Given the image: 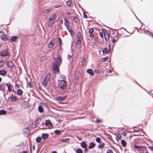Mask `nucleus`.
I'll return each instance as SVG.
<instances>
[{
    "label": "nucleus",
    "instance_id": "a878e982",
    "mask_svg": "<svg viewBox=\"0 0 153 153\" xmlns=\"http://www.w3.org/2000/svg\"><path fill=\"white\" fill-rule=\"evenodd\" d=\"M7 111L3 109L0 110V115H4L7 113Z\"/></svg>",
    "mask_w": 153,
    "mask_h": 153
},
{
    "label": "nucleus",
    "instance_id": "412c9836",
    "mask_svg": "<svg viewBox=\"0 0 153 153\" xmlns=\"http://www.w3.org/2000/svg\"><path fill=\"white\" fill-rule=\"evenodd\" d=\"M52 10L51 8L47 9H45L43 11V13H48Z\"/></svg>",
    "mask_w": 153,
    "mask_h": 153
},
{
    "label": "nucleus",
    "instance_id": "49530a36",
    "mask_svg": "<svg viewBox=\"0 0 153 153\" xmlns=\"http://www.w3.org/2000/svg\"><path fill=\"white\" fill-rule=\"evenodd\" d=\"M82 65L83 66H85L86 65V60L85 58H84L82 60Z\"/></svg>",
    "mask_w": 153,
    "mask_h": 153
},
{
    "label": "nucleus",
    "instance_id": "6ab92c4d",
    "mask_svg": "<svg viewBox=\"0 0 153 153\" xmlns=\"http://www.w3.org/2000/svg\"><path fill=\"white\" fill-rule=\"evenodd\" d=\"M104 36L105 37V40L106 41H108L109 39V36L108 33H104Z\"/></svg>",
    "mask_w": 153,
    "mask_h": 153
},
{
    "label": "nucleus",
    "instance_id": "4468645a",
    "mask_svg": "<svg viewBox=\"0 0 153 153\" xmlns=\"http://www.w3.org/2000/svg\"><path fill=\"white\" fill-rule=\"evenodd\" d=\"M8 99L10 98L12 101L15 102L17 100V97L14 96H12L11 97L9 96Z\"/></svg>",
    "mask_w": 153,
    "mask_h": 153
},
{
    "label": "nucleus",
    "instance_id": "c03bdc74",
    "mask_svg": "<svg viewBox=\"0 0 153 153\" xmlns=\"http://www.w3.org/2000/svg\"><path fill=\"white\" fill-rule=\"evenodd\" d=\"M72 3L71 1H70L69 0L66 2V4L67 6H68L69 7H70L71 5V4Z\"/></svg>",
    "mask_w": 153,
    "mask_h": 153
},
{
    "label": "nucleus",
    "instance_id": "13d9d810",
    "mask_svg": "<svg viewBox=\"0 0 153 153\" xmlns=\"http://www.w3.org/2000/svg\"><path fill=\"white\" fill-rule=\"evenodd\" d=\"M83 17H84L86 19L88 18L87 15L84 12H83Z\"/></svg>",
    "mask_w": 153,
    "mask_h": 153
},
{
    "label": "nucleus",
    "instance_id": "09e8293b",
    "mask_svg": "<svg viewBox=\"0 0 153 153\" xmlns=\"http://www.w3.org/2000/svg\"><path fill=\"white\" fill-rule=\"evenodd\" d=\"M58 41L59 42V44H62V42L61 38L60 37H59L58 39Z\"/></svg>",
    "mask_w": 153,
    "mask_h": 153
},
{
    "label": "nucleus",
    "instance_id": "f8f14e48",
    "mask_svg": "<svg viewBox=\"0 0 153 153\" xmlns=\"http://www.w3.org/2000/svg\"><path fill=\"white\" fill-rule=\"evenodd\" d=\"M86 72L87 73L89 74L91 76H93L94 75V73L93 70L91 69H88Z\"/></svg>",
    "mask_w": 153,
    "mask_h": 153
},
{
    "label": "nucleus",
    "instance_id": "20e7f679",
    "mask_svg": "<svg viewBox=\"0 0 153 153\" xmlns=\"http://www.w3.org/2000/svg\"><path fill=\"white\" fill-rule=\"evenodd\" d=\"M134 148L136 149L137 150L140 151L141 150H144L146 149V146H138L136 145H134Z\"/></svg>",
    "mask_w": 153,
    "mask_h": 153
},
{
    "label": "nucleus",
    "instance_id": "cd10ccee",
    "mask_svg": "<svg viewBox=\"0 0 153 153\" xmlns=\"http://www.w3.org/2000/svg\"><path fill=\"white\" fill-rule=\"evenodd\" d=\"M64 25H65L66 26V28H67V27H69V25L68 23V22L67 21V20L65 19H64Z\"/></svg>",
    "mask_w": 153,
    "mask_h": 153
},
{
    "label": "nucleus",
    "instance_id": "6e6d98bb",
    "mask_svg": "<svg viewBox=\"0 0 153 153\" xmlns=\"http://www.w3.org/2000/svg\"><path fill=\"white\" fill-rule=\"evenodd\" d=\"M77 43L79 45H80L81 44V40H78L77 39Z\"/></svg>",
    "mask_w": 153,
    "mask_h": 153
},
{
    "label": "nucleus",
    "instance_id": "4c0bfd02",
    "mask_svg": "<svg viewBox=\"0 0 153 153\" xmlns=\"http://www.w3.org/2000/svg\"><path fill=\"white\" fill-rule=\"evenodd\" d=\"M5 63L4 60H2L0 61V67L3 66Z\"/></svg>",
    "mask_w": 153,
    "mask_h": 153
},
{
    "label": "nucleus",
    "instance_id": "de8ad7c7",
    "mask_svg": "<svg viewBox=\"0 0 153 153\" xmlns=\"http://www.w3.org/2000/svg\"><path fill=\"white\" fill-rule=\"evenodd\" d=\"M94 30L93 29V28H91L89 30L88 32L89 33H93V32H94Z\"/></svg>",
    "mask_w": 153,
    "mask_h": 153
},
{
    "label": "nucleus",
    "instance_id": "423d86ee",
    "mask_svg": "<svg viewBox=\"0 0 153 153\" xmlns=\"http://www.w3.org/2000/svg\"><path fill=\"white\" fill-rule=\"evenodd\" d=\"M63 82H58V85L60 87L61 89L64 90L65 89L66 87V85L65 83H63L62 84V83Z\"/></svg>",
    "mask_w": 153,
    "mask_h": 153
},
{
    "label": "nucleus",
    "instance_id": "bb28decb",
    "mask_svg": "<svg viewBox=\"0 0 153 153\" xmlns=\"http://www.w3.org/2000/svg\"><path fill=\"white\" fill-rule=\"evenodd\" d=\"M73 18H74V21L75 23H77L79 22V19L76 16H74Z\"/></svg>",
    "mask_w": 153,
    "mask_h": 153
},
{
    "label": "nucleus",
    "instance_id": "473e14b6",
    "mask_svg": "<svg viewBox=\"0 0 153 153\" xmlns=\"http://www.w3.org/2000/svg\"><path fill=\"white\" fill-rule=\"evenodd\" d=\"M109 57L108 56H106L105 58H102L101 61L102 62H104L106 61L107 60H108V59H109Z\"/></svg>",
    "mask_w": 153,
    "mask_h": 153
},
{
    "label": "nucleus",
    "instance_id": "2eb2a0df",
    "mask_svg": "<svg viewBox=\"0 0 153 153\" xmlns=\"http://www.w3.org/2000/svg\"><path fill=\"white\" fill-rule=\"evenodd\" d=\"M18 38L17 36H12L10 39V40L12 42H16L17 39Z\"/></svg>",
    "mask_w": 153,
    "mask_h": 153
},
{
    "label": "nucleus",
    "instance_id": "393cba45",
    "mask_svg": "<svg viewBox=\"0 0 153 153\" xmlns=\"http://www.w3.org/2000/svg\"><path fill=\"white\" fill-rule=\"evenodd\" d=\"M23 94V91L21 89H18L17 90V94L18 95L21 96Z\"/></svg>",
    "mask_w": 153,
    "mask_h": 153
},
{
    "label": "nucleus",
    "instance_id": "680f3d73",
    "mask_svg": "<svg viewBox=\"0 0 153 153\" xmlns=\"http://www.w3.org/2000/svg\"><path fill=\"white\" fill-rule=\"evenodd\" d=\"M99 35L102 38L103 37V33L102 32H100L99 33Z\"/></svg>",
    "mask_w": 153,
    "mask_h": 153
},
{
    "label": "nucleus",
    "instance_id": "c85d7f7f",
    "mask_svg": "<svg viewBox=\"0 0 153 153\" xmlns=\"http://www.w3.org/2000/svg\"><path fill=\"white\" fill-rule=\"evenodd\" d=\"M1 39L5 41H6L7 39V36L5 35H3L0 36Z\"/></svg>",
    "mask_w": 153,
    "mask_h": 153
},
{
    "label": "nucleus",
    "instance_id": "58836bf2",
    "mask_svg": "<svg viewBox=\"0 0 153 153\" xmlns=\"http://www.w3.org/2000/svg\"><path fill=\"white\" fill-rule=\"evenodd\" d=\"M53 43H52L51 41L48 43V46L49 48H51L53 47Z\"/></svg>",
    "mask_w": 153,
    "mask_h": 153
},
{
    "label": "nucleus",
    "instance_id": "4d7b16f0",
    "mask_svg": "<svg viewBox=\"0 0 153 153\" xmlns=\"http://www.w3.org/2000/svg\"><path fill=\"white\" fill-rule=\"evenodd\" d=\"M106 153H113V151L111 149H108L107 150Z\"/></svg>",
    "mask_w": 153,
    "mask_h": 153
},
{
    "label": "nucleus",
    "instance_id": "f3484780",
    "mask_svg": "<svg viewBox=\"0 0 153 153\" xmlns=\"http://www.w3.org/2000/svg\"><path fill=\"white\" fill-rule=\"evenodd\" d=\"M95 144L93 142H91L90 143L88 148L89 149H92L95 146Z\"/></svg>",
    "mask_w": 153,
    "mask_h": 153
},
{
    "label": "nucleus",
    "instance_id": "6e6552de",
    "mask_svg": "<svg viewBox=\"0 0 153 153\" xmlns=\"http://www.w3.org/2000/svg\"><path fill=\"white\" fill-rule=\"evenodd\" d=\"M8 55V51L7 49H5L4 51H2L1 55V56H6Z\"/></svg>",
    "mask_w": 153,
    "mask_h": 153
},
{
    "label": "nucleus",
    "instance_id": "338daca9",
    "mask_svg": "<svg viewBox=\"0 0 153 153\" xmlns=\"http://www.w3.org/2000/svg\"><path fill=\"white\" fill-rule=\"evenodd\" d=\"M122 134L124 136H125L126 134V133L125 131H124L122 133Z\"/></svg>",
    "mask_w": 153,
    "mask_h": 153
},
{
    "label": "nucleus",
    "instance_id": "69168bd1",
    "mask_svg": "<svg viewBox=\"0 0 153 153\" xmlns=\"http://www.w3.org/2000/svg\"><path fill=\"white\" fill-rule=\"evenodd\" d=\"M137 128L136 127H133V131H134L135 132H138V130H137V129H135L134 128Z\"/></svg>",
    "mask_w": 153,
    "mask_h": 153
},
{
    "label": "nucleus",
    "instance_id": "e433bc0d",
    "mask_svg": "<svg viewBox=\"0 0 153 153\" xmlns=\"http://www.w3.org/2000/svg\"><path fill=\"white\" fill-rule=\"evenodd\" d=\"M76 152V153H83L82 150L79 148L77 149Z\"/></svg>",
    "mask_w": 153,
    "mask_h": 153
},
{
    "label": "nucleus",
    "instance_id": "dca6fc26",
    "mask_svg": "<svg viewBox=\"0 0 153 153\" xmlns=\"http://www.w3.org/2000/svg\"><path fill=\"white\" fill-rule=\"evenodd\" d=\"M7 74V71L4 70H0V75L2 76H5Z\"/></svg>",
    "mask_w": 153,
    "mask_h": 153
},
{
    "label": "nucleus",
    "instance_id": "1a4fd4ad",
    "mask_svg": "<svg viewBox=\"0 0 153 153\" xmlns=\"http://www.w3.org/2000/svg\"><path fill=\"white\" fill-rule=\"evenodd\" d=\"M57 16V15L56 13H54V14L52 15L51 17L48 19V21L49 22H50L51 21L55 19Z\"/></svg>",
    "mask_w": 153,
    "mask_h": 153
},
{
    "label": "nucleus",
    "instance_id": "ddd939ff",
    "mask_svg": "<svg viewBox=\"0 0 153 153\" xmlns=\"http://www.w3.org/2000/svg\"><path fill=\"white\" fill-rule=\"evenodd\" d=\"M49 137V134L47 133H42V135L41 137L44 140H45L48 138Z\"/></svg>",
    "mask_w": 153,
    "mask_h": 153
},
{
    "label": "nucleus",
    "instance_id": "37998d69",
    "mask_svg": "<svg viewBox=\"0 0 153 153\" xmlns=\"http://www.w3.org/2000/svg\"><path fill=\"white\" fill-rule=\"evenodd\" d=\"M96 141L99 143H100L101 142V139L100 137H97L96 139Z\"/></svg>",
    "mask_w": 153,
    "mask_h": 153
},
{
    "label": "nucleus",
    "instance_id": "f257e3e1",
    "mask_svg": "<svg viewBox=\"0 0 153 153\" xmlns=\"http://www.w3.org/2000/svg\"><path fill=\"white\" fill-rule=\"evenodd\" d=\"M55 59V62L53 63L52 65V70L54 73H59L60 72L59 67L62 63V59L59 56Z\"/></svg>",
    "mask_w": 153,
    "mask_h": 153
},
{
    "label": "nucleus",
    "instance_id": "8fccbe9b",
    "mask_svg": "<svg viewBox=\"0 0 153 153\" xmlns=\"http://www.w3.org/2000/svg\"><path fill=\"white\" fill-rule=\"evenodd\" d=\"M36 123L34 124L33 123L31 125V127L33 128H35L36 127Z\"/></svg>",
    "mask_w": 153,
    "mask_h": 153
},
{
    "label": "nucleus",
    "instance_id": "72a5a7b5",
    "mask_svg": "<svg viewBox=\"0 0 153 153\" xmlns=\"http://www.w3.org/2000/svg\"><path fill=\"white\" fill-rule=\"evenodd\" d=\"M54 132L56 135H58L60 134L62 132L59 130H55Z\"/></svg>",
    "mask_w": 153,
    "mask_h": 153
},
{
    "label": "nucleus",
    "instance_id": "a18cd8bd",
    "mask_svg": "<svg viewBox=\"0 0 153 153\" xmlns=\"http://www.w3.org/2000/svg\"><path fill=\"white\" fill-rule=\"evenodd\" d=\"M121 136L120 134H119V135H117L116 137V140L118 141L119 140H120L121 138Z\"/></svg>",
    "mask_w": 153,
    "mask_h": 153
},
{
    "label": "nucleus",
    "instance_id": "774afa93",
    "mask_svg": "<svg viewBox=\"0 0 153 153\" xmlns=\"http://www.w3.org/2000/svg\"><path fill=\"white\" fill-rule=\"evenodd\" d=\"M97 123H100L101 122V120H100V119H97L96 120V121Z\"/></svg>",
    "mask_w": 153,
    "mask_h": 153
},
{
    "label": "nucleus",
    "instance_id": "2f4dec72",
    "mask_svg": "<svg viewBox=\"0 0 153 153\" xmlns=\"http://www.w3.org/2000/svg\"><path fill=\"white\" fill-rule=\"evenodd\" d=\"M47 58V56L45 55H44L43 56H41L40 57L41 60L43 62L46 60Z\"/></svg>",
    "mask_w": 153,
    "mask_h": 153
},
{
    "label": "nucleus",
    "instance_id": "9d476101",
    "mask_svg": "<svg viewBox=\"0 0 153 153\" xmlns=\"http://www.w3.org/2000/svg\"><path fill=\"white\" fill-rule=\"evenodd\" d=\"M8 66L9 68H11V69H13L14 68V65L11 60H8Z\"/></svg>",
    "mask_w": 153,
    "mask_h": 153
},
{
    "label": "nucleus",
    "instance_id": "bf43d9fd",
    "mask_svg": "<svg viewBox=\"0 0 153 153\" xmlns=\"http://www.w3.org/2000/svg\"><path fill=\"white\" fill-rule=\"evenodd\" d=\"M67 30L70 32V33H71V32H73V31L72 30H71L70 29V27H67Z\"/></svg>",
    "mask_w": 153,
    "mask_h": 153
},
{
    "label": "nucleus",
    "instance_id": "f704fd0d",
    "mask_svg": "<svg viewBox=\"0 0 153 153\" xmlns=\"http://www.w3.org/2000/svg\"><path fill=\"white\" fill-rule=\"evenodd\" d=\"M24 145V143L23 142H22L21 143L17 145H16V147H21L23 146Z\"/></svg>",
    "mask_w": 153,
    "mask_h": 153
},
{
    "label": "nucleus",
    "instance_id": "3c124183",
    "mask_svg": "<svg viewBox=\"0 0 153 153\" xmlns=\"http://www.w3.org/2000/svg\"><path fill=\"white\" fill-rule=\"evenodd\" d=\"M135 17H136L137 19V20L139 21L140 22V23H141V26L139 28V29H140L141 28V27L142 26V25H143V23H142V22H141V21L135 15Z\"/></svg>",
    "mask_w": 153,
    "mask_h": 153
},
{
    "label": "nucleus",
    "instance_id": "39448f33",
    "mask_svg": "<svg viewBox=\"0 0 153 153\" xmlns=\"http://www.w3.org/2000/svg\"><path fill=\"white\" fill-rule=\"evenodd\" d=\"M68 96L67 95H65L62 97L59 96L57 97L56 98V99L57 100L59 101H63L66 99V98Z\"/></svg>",
    "mask_w": 153,
    "mask_h": 153
},
{
    "label": "nucleus",
    "instance_id": "b1692460",
    "mask_svg": "<svg viewBox=\"0 0 153 153\" xmlns=\"http://www.w3.org/2000/svg\"><path fill=\"white\" fill-rule=\"evenodd\" d=\"M62 79L63 80H59L58 81V82H63V83H66L65 80L66 77L65 76L63 75Z\"/></svg>",
    "mask_w": 153,
    "mask_h": 153
},
{
    "label": "nucleus",
    "instance_id": "f03ea898",
    "mask_svg": "<svg viewBox=\"0 0 153 153\" xmlns=\"http://www.w3.org/2000/svg\"><path fill=\"white\" fill-rule=\"evenodd\" d=\"M50 74L49 73L47 74L45 77L44 78L42 81V84L45 87H46L47 85V83L48 81L50 79Z\"/></svg>",
    "mask_w": 153,
    "mask_h": 153
},
{
    "label": "nucleus",
    "instance_id": "0e129e2a",
    "mask_svg": "<svg viewBox=\"0 0 153 153\" xmlns=\"http://www.w3.org/2000/svg\"><path fill=\"white\" fill-rule=\"evenodd\" d=\"M94 72L95 73H97L100 72V70L98 69H96L94 70Z\"/></svg>",
    "mask_w": 153,
    "mask_h": 153
},
{
    "label": "nucleus",
    "instance_id": "e2e57ef3",
    "mask_svg": "<svg viewBox=\"0 0 153 153\" xmlns=\"http://www.w3.org/2000/svg\"><path fill=\"white\" fill-rule=\"evenodd\" d=\"M71 55H69V54H68V56H67V59L69 60H70L71 59Z\"/></svg>",
    "mask_w": 153,
    "mask_h": 153
},
{
    "label": "nucleus",
    "instance_id": "ea45409f",
    "mask_svg": "<svg viewBox=\"0 0 153 153\" xmlns=\"http://www.w3.org/2000/svg\"><path fill=\"white\" fill-rule=\"evenodd\" d=\"M102 52L103 53H105L106 54L108 53V52L107 51V48H104L102 50Z\"/></svg>",
    "mask_w": 153,
    "mask_h": 153
},
{
    "label": "nucleus",
    "instance_id": "603ef678",
    "mask_svg": "<svg viewBox=\"0 0 153 153\" xmlns=\"http://www.w3.org/2000/svg\"><path fill=\"white\" fill-rule=\"evenodd\" d=\"M148 32L149 33H148V34H152V32H151L150 31H149L148 30H145L144 31V32L145 33H146V32Z\"/></svg>",
    "mask_w": 153,
    "mask_h": 153
},
{
    "label": "nucleus",
    "instance_id": "aec40b11",
    "mask_svg": "<svg viewBox=\"0 0 153 153\" xmlns=\"http://www.w3.org/2000/svg\"><path fill=\"white\" fill-rule=\"evenodd\" d=\"M30 128L28 127H27L24 128L23 129V131L24 132H25V133H30Z\"/></svg>",
    "mask_w": 153,
    "mask_h": 153
},
{
    "label": "nucleus",
    "instance_id": "864d4df0",
    "mask_svg": "<svg viewBox=\"0 0 153 153\" xmlns=\"http://www.w3.org/2000/svg\"><path fill=\"white\" fill-rule=\"evenodd\" d=\"M89 36L91 39H93L94 37V34L93 33H90Z\"/></svg>",
    "mask_w": 153,
    "mask_h": 153
},
{
    "label": "nucleus",
    "instance_id": "a19ab883",
    "mask_svg": "<svg viewBox=\"0 0 153 153\" xmlns=\"http://www.w3.org/2000/svg\"><path fill=\"white\" fill-rule=\"evenodd\" d=\"M41 120V119L40 117H39V118L36 120L35 121V122L36 123V124H39Z\"/></svg>",
    "mask_w": 153,
    "mask_h": 153
},
{
    "label": "nucleus",
    "instance_id": "79ce46f5",
    "mask_svg": "<svg viewBox=\"0 0 153 153\" xmlns=\"http://www.w3.org/2000/svg\"><path fill=\"white\" fill-rule=\"evenodd\" d=\"M5 86L3 85H0V91H2L5 90Z\"/></svg>",
    "mask_w": 153,
    "mask_h": 153
},
{
    "label": "nucleus",
    "instance_id": "0eeeda50",
    "mask_svg": "<svg viewBox=\"0 0 153 153\" xmlns=\"http://www.w3.org/2000/svg\"><path fill=\"white\" fill-rule=\"evenodd\" d=\"M5 85L7 87L8 91L9 92H11L12 91V89L11 84L10 83V82L8 83H6L5 84Z\"/></svg>",
    "mask_w": 153,
    "mask_h": 153
},
{
    "label": "nucleus",
    "instance_id": "7c9ffc66",
    "mask_svg": "<svg viewBox=\"0 0 153 153\" xmlns=\"http://www.w3.org/2000/svg\"><path fill=\"white\" fill-rule=\"evenodd\" d=\"M38 110L39 112L42 113L43 111V107L41 105L39 106L38 108Z\"/></svg>",
    "mask_w": 153,
    "mask_h": 153
},
{
    "label": "nucleus",
    "instance_id": "4be33fe9",
    "mask_svg": "<svg viewBox=\"0 0 153 153\" xmlns=\"http://www.w3.org/2000/svg\"><path fill=\"white\" fill-rule=\"evenodd\" d=\"M82 34L79 31L77 33V39L81 40L82 39Z\"/></svg>",
    "mask_w": 153,
    "mask_h": 153
},
{
    "label": "nucleus",
    "instance_id": "c9c22d12",
    "mask_svg": "<svg viewBox=\"0 0 153 153\" xmlns=\"http://www.w3.org/2000/svg\"><path fill=\"white\" fill-rule=\"evenodd\" d=\"M105 146V144L104 143H102L101 144H99L98 146V148L100 149H102Z\"/></svg>",
    "mask_w": 153,
    "mask_h": 153
},
{
    "label": "nucleus",
    "instance_id": "5701e85b",
    "mask_svg": "<svg viewBox=\"0 0 153 153\" xmlns=\"http://www.w3.org/2000/svg\"><path fill=\"white\" fill-rule=\"evenodd\" d=\"M121 143L122 146L123 147H125L126 146V141L125 140H122Z\"/></svg>",
    "mask_w": 153,
    "mask_h": 153
},
{
    "label": "nucleus",
    "instance_id": "5fc2aeb1",
    "mask_svg": "<svg viewBox=\"0 0 153 153\" xmlns=\"http://www.w3.org/2000/svg\"><path fill=\"white\" fill-rule=\"evenodd\" d=\"M62 6V5L60 4H58L55 5L54 7L55 8H57L59 7Z\"/></svg>",
    "mask_w": 153,
    "mask_h": 153
},
{
    "label": "nucleus",
    "instance_id": "7ed1b4c3",
    "mask_svg": "<svg viewBox=\"0 0 153 153\" xmlns=\"http://www.w3.org/2000/svg\"><path fill=\"white\" fill-rule=\"evenodd\" d=\"M45 124L46 126L48 127L49 128H51L53 127L51 122L49 120H47L45 121Z\"/></svg>",
    "mask_w": 153,
    "mask_h": 153
},
{
    "label": "nucleus",
    "instance_id": "c756f323",
    "mask_svg": "<svg viewBox=\"0 0 153 153\" xmlns=\"http://www.w3.org/2000/svg\"><path fill=\"white\" fill-rule=\"evenodd\" d=\"M42 137H37L36 139V141L37 143H40L42 140Z\"/></svg>",
    "mask_w": 153,
    "mask_h": 153
},
{
    "label": "nucleus",
    "instance_id": "a211bd4d",
    "mask_svg": "<svg viewBox=\"0 0 153 153\" xmlns=\"http://www.w3.org/2000/svg\"><path fill=\"white\" fill-rule=\"evenodd\" d=\"M81 146L82 148H85L87 147V145L86 142L84 141H83L81 143Z\"/></svg>",
    "mask_w": 153,
    "mask_h": 153
},
{
    "label": "nucleus",
    "instance_id": "9b49d317",
    "mask_svg": "<svg viewBox=\"0 0 153 153\" xmlns=\"http://www.w3.org/2000/svg\"><path fill=\"white\" fill-rule=\"evenodd\" d=\"M58 141L60 142L68 143L69 142V138L60 139L58 140Z\"/></svg>",
    "mask_w": 153,
    "mask_h": 153
},
{
    "label": "nucleus",
    "instance_id": "052dcab7",
    "mask_svg": "<svg viewBox=\"0 0 153 153\" xmlns=\"http://www.w3.org/2000/svg\"><path fill=\"white\" fill-rule=\"evenodd\" d=\"M102 32H103L104 34V33H107V32L106 31V30L104 28L102 29Z\"/></svg>",
    "mask_w": 153,
    "mask_h": 153
}]
</instances>
